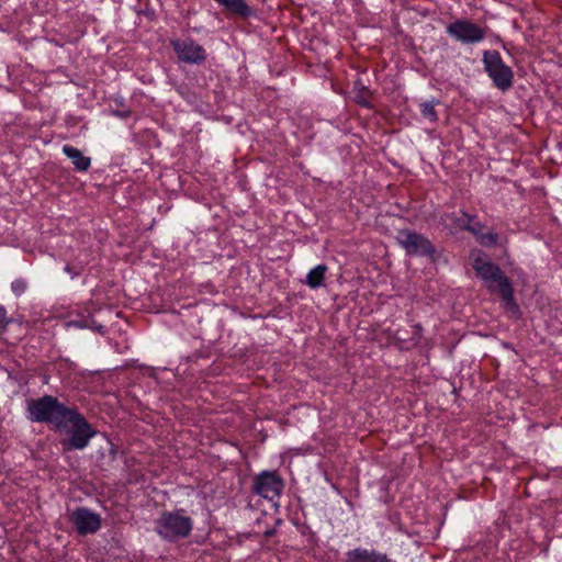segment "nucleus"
<instances>
[{
	"label": "nucleus",
	"instance_id": "obj_1",
	"mask_svg": "<svg viewBox=\"0 0 562 562\" xmlns=\"http://www.w3.org/2000/svg\"><path fill=\"white\" fill-rule=\"evenodd\" d=\"M469 258L472 268L476 276L483 281L485 288L490 292L501 295L507 312L513 315H518L519 306L514 297L513 285L502 269L481 249H473Z\"/></svg>",
	"mask_w": 562,
	"mask_h": 562
},
{
	"label": "nucleus",
	"instance_id": "obj_2",
	"mask_svg": "<svg viewBox=\"0 0 562 562\" xmlns=\"http://www.w3.org/2000/svg\"><path fill=\"white\" fill-rule=\"evenodd\" d=\"M72 408L66 407L56 397L44 395L27 404L29 419L36 423H49L57 429L65 428V418Z\"/></svg>",
	"mask_w": 562,
	"mask_h": 562
},
{
	"label": "nucleus",
	"instance_id": "obj_3",
	"mask_svg": "<svg viewBox=\"0 0 562 562\" xmlns=\"http://www.w3.org/2000/svg\"><path fill=\"white\" fill-rule=\"evenodd\" d=\"M68 426H71V428L67 429V437L59 442L63 453L86 449L90 440L97 435V431L76 408H72L65 418L64 429Z\"/></svg>",
	"mask_w": 562,
	"mask_h": 562
},
{
	"label": "nucleus",
	"instance_id": "obj_4",
	"mask_svg": "<svg viewBox=\"0 0 562 562\" xmlns=\"http://www.w3.org/2000/svg\"><path fill=\"white\" fill-rule=\"evenodd\" d=\"M193 520L183 508L162 512L155 522V531L166 541L173 542L190 536Z\"/></svg>",
	"mask_w": 562,
	"mask_h": 562
},
{
	"label": "nucleus",
	"instance_id": "obj_5",
	"mask_svg": "<svg viewBox=\"0 0 562 562\" xmlns=\"http://www.w3.org/2000/svg\"><path fill=\"white\" fill-rule=\"evenodd\" d=\"M483 65L485 72L497 89L507 91L512 88L514 72L512 68L504 63L499 52L485 50L483 53Z\"/></svg>",
	"mask_w": 562,
	"mask_h": 562
},
{
	"label": "nucleus",
	"instance_id": "obj_6",
	"mask_svg": "<svg viewBox=\"0 0 562 562\" xmlns=\"http://www.w3.org/2000/svg\"><path fill=\"white\" fill-rule=\"evenodd\" d=\"M396 240L409 256L434 258L436 249L431 241L423 234L402 229L397 233Z\"/></svg>",
	"mask_w": 562,
	"mask_h": 562
},
{
	"label": "nucleus",
	"instance_id": "obj_7",
	"mask_svg": "<svg viewBox=\"0 0 562 562\" xmlns=\"http://www.w3.org/2000/svg\"><path fill=\"white\" fill-rule=\"evenodd\" d=\"M446 32L462 44H477L485 38V31L467 19H459L447 25Z\"/></svg>",
	"mask_w": 562,
	"mask_h": 562
},
{
	"label": "nucleus",
	"instance_id": "obj_8",
	"mask_svg": "<svg viewBox=\"0 0 562 562\" xmlns=\"http://www.w3.org/2000/svg\"><path fill=\"white\" fill-rule=\"evenodd\" d=\"M171 46L178 59L186 64L200 65L206 59L204 47L192 38H177L171 41Z\"/></svg>",
	"mask_w": 562,
	"mask_h": 562
},
{
	"label": "nucleus",
	"instance_id": "obj_9",
	"mask_svg": "<svg viewBox=\"0 0 562 562\" xmlns=\"http://www.w3.org/2000/svg\"><path fill=\"white\" fill-rule=\"evenodd\" d=\"M284 487L283 480L274 471H263L255 480L254 491L261 497L274 501L280 497Z\"/></svg>",
	"mask_w": 562,
	"mask_h": 562
},
{
	"label": "nucleus",
	"instance_id": "obj_10",
	"mask_svg": "<svg viewBox=\"0 0 562 562\" xmlns=\"http://www.w3.org/2000/svg\"><path fill=\"white\" fill-rule=\"evenodd\" d=\"M69 520L81 536L95 533L101 528V516L87 507L74 509Z\"/></svg>",
	"mask_w": 562,
	"mask_h": 562
},
{
	"label": "nucleus",
	"instance_id": "obj_11",
	"mask_svg": "<svg viewBox=\"0 0 562 562\" xmlns=\"http://www.w3.org/2000/svg\"><path fill=\"white\" fill-rule=\"evenodd\" d=\"M346 562H392L387 554L376 550L356 548L346 552Z\"/></svg>",
	"mask_w": 562,
	"mask_h": 562
},
{
	"label": "nucleus",
	"instance_id": "obj_12",
	"mask_svg": "<svg viewBox=\"0 0 562 562\" xmlns=\"http://www.w3.org/2000/svg\"><path fill=\"white\" fill-rule=\"evenodd\" d=\"M63 153L69 158L77 171L86 172L91 166V158L85 156L81 150L71 146L64 145Z\"/></svg>",
	"mask_w": 562,
	"mask_h": 562
},
{
	"label": "nucleus",
	"instance_id": "obj_13",
	"mask_svg": "<svg viewBox=\"0 0 562 562\" xmlns=\"http://www.w3.org/2000/svg\"><path fill=\"white\" fill-rule=\"evenodd\" d=\"M226 11L238 14L240 16H248L250 9L244 0H215Z\"/></svg>",
	"mask_w": 562,
	"mask_h": 562
},
{
	"label": "nucleus",
	"instance_id": "obj_14",
	"mask_svg": "<svg viewBox=\"0 0 562 562\" xmlns=\"http://www.w3.org/2000/svg\"><path fill=\"white\" fill-rule=\"evenodd\" d=\"M326 272H327L326 265H318V266L314 267L306 274L305 283L311 289L319 288L324 283Z\"/></svg>",
	"mask_w": 562,
	"mask_h": 562
},
{
	"label": "nucleus",
	"instance_id": "obj_15",
	"mask_svg": "<svg viewBox=\"0 0 562 562\" xmlns=\"http://www.w3.org/2000/svg\"><path fill=\"white\" fill-rule=\"evenodd\" d=\"M448 218L452 228L458 231H468L472 229V222L475 220V216H472L465 212H460L452 213Z\"/></svg>",
	"mask_w": 562,
	"mask_h": 562
},
{
	"label": "nucleus",
	"instance_id": "obj_16",
	"mask_svg": "<svg viewBox=\"0 0 562 562\" xmlns=\"http://www.w3.org/2000/svg\"><path fill=\"white\" fill-rule=\"evenodd\" d=\"M95 321L89 310H86L83 314L78 315L75 318L69 319L66 323L67 327H75V328H94Z\"/></svg>",
	"mask_w": 562,
	"mask_h": 562
},
{
	"label": "nucleus",
	"instance_id": "obj_17",
	"mask_svg": "<svg viewBox=\"0 0 562 562\" xmlns=\"http://www.w3.org/2000/svg\"><path fill=\"white\" fill-rule=\"evenodd\" d=\"M438 100H431L420 103L419 110L423 117L429 120L430 122L438 121V114L435 110V105L438 104Z\"/></svg>",
	"mask_w": 562,
	"mask_h": 562
},
{
	"label": "nucleus",
	"instance_id": "obj_18",
	"mask_svg": "<svg viewBox=\"0 0 562 562\" xmlns=\"http://www.w3.org/2000/svg\"><path fill=\"white\" fill-rule=\"evenodd\" d=\"M498 241V235L493 231L482 232V234H477V243L485 247H491L496 245Z\"/></svg>",
	"mask_w": 562,
	"mask_h": 562
},
{
	"label": "nucleus",
	"instance_id": "obj_19",
	"mask_svg": "<svg viewBox=\"0 0 562 562\" xmlns=\"http://www.w3.org/2000/svg\"><path fill=\"white\" fill-rule=\"evenodd\" d=\"M27 289V282L20 278L15 279L11 283V291L14 293L15 296H21Z\"/></svg>",
	"mask_w": 562,
	"mask_h": 562
},
{
	"label": "nucleus",
	"instance_id": "obj_20",
	"mask_svg": "<svg viewBox=\"0 0 562 562\" xmlns=\"http://www.w3.org/2000/svg\"><path fill=\"white\" fill-rule=\"evenodd\" d=\"M12 318L8 317L5 307L0 304V335H3Z\"/></svg>",
	"mask_w": 562,
	"mask_h": 562
},
{
	"label": "nucleus",
	"instance_id": "obj_21",
	"mask_svg": "<svg viewBox=\"0 0 562 562\" xmlns=\"http://www.w3.org/2000/svg\"><path fill=\"white\" fill-rule=\"evenodd\" d=\"M483 225L475 220L472 222V229H468L467 232H471L475 238L477 239V234H482Z\"/></svg>",
	"mask_w": 562,
	"mask_h": 562
},
{
	"label": "nucleus",
	"instance_id": "obj_22",
	"mask_svg": "<svg viewBox=\"0 0 562 562\" xmlns=\"http://www.w3.org/2000/svg\"><path fill=\"white\" fill-rule=\"evenodd\" d=\"M115 115L120 116V117H127L130 115V112L128 111H125V112H115Z\"/></svg>",
	"mask_w": 562,
	"mask_h": 562
},
{
	"label": "nucleus",
	"instance_id": "obj_23",
	"mask_svg": "<svg viewBox=\"0 0 562 562\" xmlns=\"http://www.w3.org/2000/svg\"><path fill=\"white\" fill-rule=\"evenodd\" d=\"M65 271L70 272V266L69 265H66Z\"/></svg>",
	"mask_w": 562,
	"mask_h": 562
}]
</instances>
